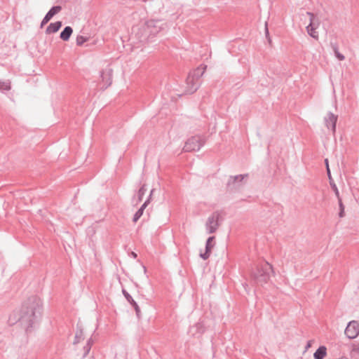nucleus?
I'll list each match as a JSON object with an SVG mask.
<instances>
[{"instance_id":"obj_1","label":"nucleus","mask_w":359,"mask_h":359,"mask_svg":"<svg viewBox=\"0 0 359 359\" xmlns=\"http://www.w3.org/2000/svg\"><path fill=\"white\" fill-rule=\"evenodd\" d=\"M43 305L42 299L37 296L26 299L20 307L9 317V321L14 323L16 318L26 332H32L42 316Z\"/></svg>"},{"instance_id":"obj_2","label":"nucleus","mask_w":359,"mask_h":359,"mask_svg":"<svg viewBox=\"0 0 359 359\" xmlns=\"http://www.w3.org/2000/svg\"><path fill=\"white\" fill-rule=\"evenodd\" d=\"M307 16L310 21L309 25L306 27L307 32L311 37L317 39H318V32L317 29L320 26V20L313 13H308Z\"/></svg>"},{"instance_id":"obj_3","label":"nucleus","mask_w":359,"mask_h":359,"mask_svg":"<svg viewBox=\"0 0 359 359\" xmlns=\"http://www.w3.org/2000/svg\"><path fill=\"white\" fill-rule=\"evenodd\" d=\"M344 333L349 339H355L359 335V321H350L344 331Z\"/></svg>"},{"instance_id":"obj_4","label":"nucleus","mask_w":359,"mask_h":359,"mask_svg":"<svg viewBox=\"0 0 359 359\" xmlns=\"http://www.w3.org/2000/svg\"><path fill=\"white\" fill-rule=\"evenodd\" d=\"M198 149V140L196 138L189 139L185 144L184 150L185 151H191Z\"/></svg>"},{"instance_id":"obj_5","label":"nucleus","mask_w":359,"mask_h":359,"mask_svg":"<svg viewBox=\"0 0 359 359\" xmlns=\"http://www.w3.org/2000/svg\"><path fill=\"white\" fill-rule=\"evenodd\" d=\"M206 226L209 233H211L215 232L218 226L217 220L214 217H210L208 220Z\"/></svg>"},{"instance_id":"obj_6","label":"nucleus","mask_w":359,"mask_h":359,"mask_svg":"<svg viewBox=\"0 0 359 359\" xmlns=\"http://www.w3.org/2000/svg\"><path fill=\"white\" fill-rule=\"evenodd\" d=\"M327 355V348L325 346H320L313 354L315 359H323Z\"/></svg>"},{"instance_id":"obj_7","label":"nucleus","mask_w":359,"mask_h":359,"mask_svg":"<svg viewBox=\"0 0 359 359\" xmlns=\"http://www.w3.org/2000/svg\"><path fill=\"white\" fill-rule=\"evenodd\" d=\"M336 123H337V116H335L332 114H329L326 117V123L327 126L331 127L332 130H335L336 127Z\"/></svg>"},{"instance_id":"obj_8","label":"nucleus","mask_w":359,"mask_h":359,"mask_svg":"<svg viewBox=\"0 0 359 359\" xmlns=\"http://www.w3.org/2000/svg\"><path fill=\"white\" fill-rule=\"evenodd\" d=\"M214 239V237H210L206 243V252L204 254H201V256L203 259H206L209 257L210 252L213 248V245L212 244V240Z\"/></svg>"},{"instance_id":"obj_9","label":"nucleus","mask_w":359,"mask_h":359,"mask_svg":"<svg viewBox=\"0 0 359 359\" xmlns=\"http://www.w3.org/2000/svg\"><path fill=\"white\" fill-rule=\"evenodd\" d=\"M62 26L61 22H55L54 23L50 24V25L46 29L47 34L55 33L57 32Z\"/></svg>"},{"instance_id":"obj_10","label":"nucleus","mask_w":359,"mask_h":359,"mask_svg":"<svg viewBox=\"0 0 359 359\" xmlns=\"http://www.w3.org/2000/svg\"><path fill=\"white\" fill-rule=\"evenodd\" d=\"M73 32V29L70 27H66L64 30L60 33V38L63 41H68L70 38Z\"/></svg>"},{"instance_id":"obj_11","label":"nucleus","mask_w":359,"mask_h":359,"mask_svg":"<svg viewBox=\"0 0 359 359\" xmlns=\"http://www.w3.org/2000/svg\"><path fill=\"white\" fill-rule=\"evenodd\" d=\"M147 202H145L142 205L140 209L136 212V213L135 214L134 217H133L134 222H136L140 218V217L142 215L143 211H144V208L147 207Z\"/></svg>"},{"instance_id":"obj_12","label":"nucleus","mask_w":359,"mask_h":359,"mask_svg":"<svg viewBox=\"0 0 359 359\" xmlns=\"http://www.w3.org/2000/svg\"><path fill=\"white\" fill-rule=\"evenodd\" d=\"M11 89V84L8 81L0 80V90L6 91Z\"/></svg>"},{"instance_id":"obj_13","label":"nucleus","mask_w":359,"mask_h":359,"mask_svg":"<svg viewBox=\"0 0 359 359\" xmlns=\"http://www.w3.org/2000/svg\"><path fill=\"white\" fill-rule=\"evenodd\" d=\"M60 11H61L60 6H54L48 12V13L49 14V15H50L53 18L55 15L58 13Z\"/></svg>"},{"instance_id":"obj_14","label":"nucleus","mask_w":359,"mask_h":359,"mask_svg":"<svg viewBox=\"0 0 359 359\" xmlns=\"http://www.w3.org/2000/svg\"><path fill=\"white\" fill-rule=\"evenodd\" d=\"M243 178H244V176H243V175H238V176L231 177L229 181V184H233L237 180L241 181L243 180Z\"/></svg>"},{"instance_id":"obj_15","label":"nucleus","mask_w":359,"mask_h":359,"mask_svg":"<svg viewBox=\"0 0 359 359\" xmlns=\"http://www.w3.org/2000/svg\"><path fill=\"white\" fill-rule=\"evenodd\" d=\"M51 18L52 17L47 13L41 22V27H43Z\"/></svg>"},{"instance_id":"obj_16","label":"nucleus","mask_w":359,"mask_h":359,"mask_svg":"<svg viewBox=\"0 0 359 359\" xmlns=\"http://www.w3.org/2000/svg\"><path fill=\"white\" fill-rule=\"evenodd\" d=\"M90 346H91L90 341V339H88L86 341V346H85V351L83 353V355H86L89 352L90 349Z\"/></svg>"},{"instance_id":"obj_17","label":"nucleus","mask_w":359,"mask_h":359,"mask_svg":"<svg viewBox=\"0 0 359 359\" xmlns=\"http://www.w3.org/2000/svg\"><path fill=\"white\" fill-rule=\"evenodd\" d=\"M145 192H146V189L144 187H142V188L140 189L139 192H138L140 201L142 200V198L143 196L144 195Z\"/></svg>"},{"instance_id":"obj_18","label":"nucleus","mask_w":359,"mask_h":359,"mask_svg":"<svg viewBox=\"0 0 359 359\" xmlns=\"http://www.w3.org/2000/svg\"><path fill=\"white\" fill-rule=\"evenodd\" d=\"M335 54H336V57L339 60H344V56L341 54L340 53H339L338 51H336L335 52Z\"/></svg>"},{"instance_id":"obj_19","label":"nucleus","mask_w":359,"mask_h":359,"mask_svg":"<svg viewBox=\"0 0 359 359\" xmlns=\"http://www.w3.org/2000/svg\"><path fill=\"white\" fill-rule=\"evenodd\" d=\"M84 39L82 36L81 37H78L77 39H76V43L78 45H81L83 42H84Z\"/></svg>"},{"instance_id":"obj_20","label":"nucleus","mask_w":359,"mask_h":359,"mask_svg":"<svg viewBox=\"0 0 359 359\" xmlns=\"http://www.w3.org/2000/svg\"><path fill=\"white\" fill-rule=\"evenodd\" d=\"M134 306L137 314L139 315V313H140V309L139 306L135 302L134 303Z\"/></svg>"},{"instance_id":"obj_21","label":"nucleus","mask_w":359,"mask_h":359,"mask_svg":"<svg viewBox=\"0 0 359 359\" xmlns=\"http://www.w3.org/2000/svg\"><path fill=\"white\" fill-rule=\"evenodd\" d=\"M353 351L359 355V344L354 346V348H353Z\"/></svg>"},{"instance_id":"obj_22","label":"nucleus","mask_w":359,"mask_h":359,"mask_svg":"<svg viewBox=\"0 0 359 359\" xmlns=\"http://www.w3.org/2000/svg\"><path fill=\"white\" fill-rule=\"evenodd\" d=\"M325 163H326V166H327V174L330 176V168H329V165H328V161H327V159L325 160Z\"/></svg>"},{"instance_id":"obj_23","label":"nucleus","mask_w":359,"mask_h":359,"mask_svg":"<svg viewBox=\"0 0 359 359\" xmlns=\"http://www.w3.org/2000/svg\"><path fill=\"white\" fill-rule=\"evenodd\" d=\"M312 345V341H309L307 344H306V348L308 349Z\"/></svg>"},{"instance_id":"obj_24","label":"nucleus","mask_w":359,"mask_h":359,"mask_svg":"<svg viewBox=\"0 0 359 359\" xmlns=\"http://www.w3.org/2000/svg\"><path fill=\"white\" fill-rule=\"evenodd\" d=\"M133 255L134 257H136V254H135V253H134V252H133Z\"/></svg>"}]
</instances>
